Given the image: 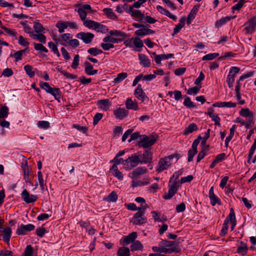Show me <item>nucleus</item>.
<instances>
[{
	"label": "nucleus",
	"instance_id": "f257e3e1",
	"mask_svg": "<svg viewBox=\"0 0 256 256\" xmlns=\"http://www.w3.org/2000/svg\"><path fill=\"white\" fill-rule=\"evenodd\" d=\"M158 246L164 248V253L172 254V252L178 253L181 251V248L178 243L176 241H170L166 240H162L159 243Z\"/></svg>",
	"mask_w": 256,
	"mask_h": 256
},
{
	"label": "nucleus",
	"instance_id": "f03ea898",
	"mask_svg": "<svg viewBox=\"0 0 256 256\" xmlns=\"http://www.w3.org/2000/svg\"><path fill=\"white\" fill-rule=\"evenodd\" d=\"M142 154L136 153L132 154L123 162L124 168L126 170H130L141 164Z\"/></svg>",
	"mask_w": 256,
	"mask_h": 256
},
{
	"label": "nucleus",
	"instance_id": "7ed1b4c3",
	"mask_svg": "<svg viewBox=\"0 0 256 256\" xmlns=\"http://www.w3.org/2000/svg\"><path fill=\"white\" fill-rule=\"evenodd\" d=\"M180 158V156L178 154H174L165 157L164 158L160 159L156 167V171L160 172L164 170H166L171 165V160L174 158H176L177 160Z\"/></svg>",
	"mask_w": 256,
	"mask_h": 256
},
{
	"label": "nucleus",
	"instance_id": "20e7f679",
	"mask_svg": "<svg viewBox=\"0 0 256 256\" xmlns=\"http://www.w3.org/2000/svg\"><path fill=\"white\" fill-rule=\"evenodd\" d=\"M158 138L156 134H151L149 136L144 134L138 142V146L144 148H147L154 145Z\"/></svg>",
	"mask_w": 256,
	"mask_h": 256
},
{
	"label": "nucleus",
	"instance_id": "39448f33",
	"mask_svg": "<svg viewBox=\"0 0 256 256\" xmlns=\"http://www.w3.org/2000/svg\"><path fill=\"white\" fill-rule=\"evenodd\" d=\"M76 6L78 8L76 10L82 21H84L86 18L87 13L88 12H93L91 6L88 4H78Z\"/></svg>",
	"mask_w": 256,
	"mask_h": 256
},
{
	"label": "nucleus",
	"instance_id": "423d86ee",
	"mask_svg": "<svg viewBox=\"0 0 256 256\" xmlns=\"http://www.w3.org/2000/svg\"><path fill=\"white\" fill-rule=\"evenodd\" d=\"M168 194L163 196V198L166 200L170 199L176 193L178 188L180 186V184L178 181L174 180L172 184H168Z\"/></svg>",
	"mask_w": 256,
	"mask_h": 256
},
{
	"label": "nucleus",
	"instance_id": "0eeeda50",
	"mask_svg": "<svg viewBox=\"0 0 256 256\" xmlns=\"http://www.w3.org/2000/svg\"><path fill=\"white\" fill-rule=\"evenodd\" d=\"M240 71V68L236 66L232 67L229 71L228 74L227 76L226 82L229 88L233 86V84L234 82L236 75Z\"/></svg>",
	"mask_w": 256,
	"mask_h": 256
},
{
	"label": "nucleus",
	"instance_id": "6e6552de",
	"mask_svg": "<svg viewBox=\"0 0 256 256\" xmlns=\"http://www.w3.org/2000/svg\"><path fill=\"white\" fill-rule=\"evenodd\" d=\"M130 222L134 225H142L146 223L147 218L144 216V214L137 212L134 215Z\"/></svg>",
	"mask_w": 256,
	"mask_h": 256
},
{
	"label": "nucleus",
	"instance_id": "1a4fd4ad",
	"mask_svg": "<svg viewBox=\"0 0 256 256\" xmlns=\"http://www.w3.org/2000/svg\"><path fill=\"white\" fill-rule=\"evenodd\" d=\"M244 26H245L244 30L246 31V34H252L256 28V16L251 18L244 24Z\"/></svg>",
	"mask_w": 256,
	"mask_h": 256
},
{
	"label": "nucleus",
	"instance_id": "9d476101",
	"mask_svg": "<svg viewBox=\"0 0 256 256\" xmlns=\"http://www.w3.org/2000/svg\"><path fill=\"white\" fill-rule=\"evenodd\" d=\"M76 37L82 40L86 44H89L92 42L94 35L90 32H80L76 34Z\"/></svg>",
	"mask_w": 256,
	"mask_h": 256
},
{
	"label": "nucleus",
	"instance_id": "9b49d317",
	"mask_svg": "<svg viewBox=\"0 0 256 256\" xmlns=\"http://www.w3.org/2000/svg\"><path fill=\"white\" fill-rule=\"evenodd\" d=\"M35 226L32 224H28L24 225L22 224L20 226L18 227L16 230V234L18 235H25L26 232H30L34 229Z\"/></svg>",
	"mask_w": 256,
	"mask_h": 256
},
{
	"label": "nucleus",
	"instance_id": "f8f14e48",
	"mask_svg": "<svg viewBox=\"0 0 256 256\" xmlns=\"http://www.w3.org/2000/svg\"><path fill=\"white\" fill-rule=\"evenodd\" d=\"M145 27H142L135 32V34L138 36H144L146 35L153 34L155 32L154 30L150 29V27L148 24H144Z\"/></svg>",
	"mask_w": 256,
	"mask_h": 256
},
{
	"label": "nucleus",
	"instance_id": "ddd939ff",
	"mask_svg": "<svg viewBox=\"0 0 256 256\" xmlns=\"http://www.w3.org/2000/svg\"><path fill=\"white\" fill-rule=\"evenodd\" d=\"M134 95L138 99L141 100L142 102H144L146 100L148 101L149 100L148 98L142 90V86L140 84H138L137 88L136 89Z\"/></svg>",
	"mask_w": 256,
	"mask_h": 256
},
{
	"label": "nucleus",
	"instance_id": "4468645a",
	"mask_svg": "<svg viewBox=\"0 0 256 256\" xmlns=\"http://www.w3.org/2000/svg\"><path fill=\"white\" fill-rule=\"evenodd\" d=\"M22 198L27 204L34 202L38 198L36 195H30L26 189H24L22 193Z\"/></svg>",
	"mask_w": 256,
	"mask_h": 256
},
{
	"label": "nucleus",
	"instance_id": "2eb2a0df",
	"mask_svg": "<svg viewBox=\"0 0 256 256\" xmlns=\"http://www.w3.org/2000/svg\"><path fill=\"white\" fill-rule=\"evenodd\" d=\"M137 236L138 234L136 232H132L128 236H124L122 240H120V244L124 246L129 244L130 243H132Z\"/></svg>",
	"mask_w": 256,
	"mask_h": 256
},
{
	"label": "nucleus",
	"instance_id": "dca6fc26",
	"mask_svg": "<svg viewBox=\"0 0 256 256\" xmlns=\"http://www.w3.org/2000/svg\"><path fill=\"white\" fill-rule=\"evenodd\" d=\"M141 164H146L148 163V166L150 165V163L152 162V152L150 150H146L144 151V152L142 154Z\"/></svg>",
	"mask_w": 256,
	"mask_h": 256
},
{
	"label": "nucleus",
	"instance_id": "f3484780",
	"mask_svg": "<svg viewBox=\"0 0 256 256\" xmlns=\"http://www.w3.org/2000/svg\"><path fill=\"white\" fill-rule=\"evenodd\" d=\"M148 172V169L144 167H138L134 169L130 174V176L132 178H135L140 176Z\"/></svg>",
	"mask_w": 256,
	"mask_h": 256
},
{
	"label": "nucleus",
	"instance_id": "a211bd4d",
	"mask_svg": "<svg viewBox=\"0 0 256 256\" xmlns=\"http://www.w3.org/2000/svg\"><path fill=\"white\" fill-rule=\"evenodd\" d=\"M114 114L116 118L122 120L128 115V112L124 108H118L114 111Z\"/></svg>",
	"mask_w": 256,
	"mask_h": 256
},
{
	"label": "nucleus",
	"instance_id": "6ab92c4d",
	"mask_svg": "<svg viewBox=\"0 0 256 256\" xmlns=\"http://www.w3.org/2000/svg\"><path fill=\"white\" fill-rule=\"evenodd\" d=\"M126 107L127 109L137 110H139V107L137 102L135 100L133 101L131 98H128L125 102Z\"/></svg>",
	"mask_w": 256,
	"mask_h": 256
},
{
	"label": "nucleus",
	"instance_id": "aec40b11",
	"mask_svg": "<svg viewBox=\"0 0 256 256\" xmlns=\"http://www.w3.org/2000/svg\"><path fill=\"white\" fill-rule=\"evenodd\" d=\"M98 108L103 110L106 111L111 106V103L108 99H103L98 102Z\"/></svg>",
	"mask_w": 256,
	"mask_h": 256
},
{
	"label": "nucleus",
	"instance_id": "412c9836",
	"mask_svg": "<svg viewBox=\"0 0 256 256\" xmlns=\"http://www.w3.org/2000/svg\"><path fill=\"white\" fill-rule=\"evenodd\" d=\"M200 8L199 5L194 6L190 10V12L187 18V24H190L192 21L195 18V16L198 12V10Z\"/></svg>",
	"mask_w": 256,
	"mask_h": 256
},
{
	"label": "nucleus",
	"instance_id": "4be33fe9",
	"mask_svg": "<svg viewBox=\"0 0 256 256\" xmlns=\"http://www.w3.org/2000/svg\"><path fill=\"white\" fill-rule=\"evenodd\" d=\"M236 16H226V17H222L219 20H218L215 22V26L216 28H220L224 24L230 20L234 18Z\"/></svg>",
	"mask_w": 256,
	"mask_h": 256
},
{
	"label": "nucleus",
	"instance_id": "5701e85b",
	"mask_svg": "<svg viewBox=\"0 0 256 256\" xmlns=\"http://www.w3.org/2000/svg\"><path fill=\"white\" fill-rule=\"evenodd\" d=\"M138 58L140 61V64L144 67H149L150 66V60L146 55L140 54H138Z\"/></svg>",
	"mask_w": 256,
	"mask_h": 256
},
{
	"label": "nucleus",
	"instance_id": "b1692460",
	"mask_svg": "<svg viewBox=\"0 0 256 256\" xmlns=\"http://www.w3.org/2000/svg\"><path fill=\"white\" fill-rule=\"evenodd\" d=\"M228 220H230V222L232 224L231 230H233L234 227L236 224V220L235 216V214L233 208L230 209V213L228 216L226 218Z\"/></svg>",
	"mask_w": 256,
	"mask_h": 256
},
{
	"label": "nucleus",
	"instance_id": "393cba45",
	"mask_svg": "<svg viewBox=\"0 0 256 256\" xmlns=\"http://www.w3.org/2000/svg\"><path fill=\"white\" fill-rule=\"evenodd\" d=\"M25 52H29L28 48H26L24 50H18L15 52L14 54H10V56L14 58H15V62H16L22 60V54Z\"/></svg>",
	"mask_w": 256,
	"mask_h": 256
},
{
	"label": "nucleus",
	"instance_id": "a878e982",
	"mask_svg": "<svg viewBox=\"0 0 256 256\" xmlns=\"http://www.w3.org/2000/svg\"><path fill=\"white\" fill-rule=\"evenodd\" d=\"M2 238L4 242H9L12 235V230L10 227L3 228Z\"/></svg>",
	"mask_w": 256,
	"mask_h": 256
},
{
	"label": "nucleus",
	"instance_id": "bb28decb",
	"mask_svg": "<svg viewBox=\"0 0 256 256\" xmlns=\"http://www.w3.org/2000/svg\"><path fill=\"white\" fill-rule=\"evenodd\" d=\"M128 12L132 16H135L136 18H141V20L144 19V14L142 13L140 10H134L132 7H129L128 10Z\"/></svg>",
	"mask_w": 256,
	"mask_h": 256
},
{
	"label": "nucleus",
	"instance_id": "cd10ccee",
	"mask_svg": "<svg viewBox=\"0 0 256 256\" xmlns=\"http://www.w3.org/2000/svg\"><path fill=\"white\" fill-rule=\"evenodd\" d=\"M110 172L116 178L119 180L123 179V174L118 170V166L116 164H113L110 169Z\"/></svg>",
	"mask_w": 256,
	"mask_h": 256
},
{
	"label": "nucleus",
	"instance_id": "c85d7f7f",
	"mask_svg": "<svg viewBox=\"0 0 256 256\" xmlns=\"http://www.w3.org/2000/svg\"><path fill=\"white\" fill-rule=\"evenodd\" d=\"M198 130V126L195 123L190 124L186 128L184 131L183 134L187 136L193 132Z\"/></svg>",
	"mask_w": 256,
	"mask_h": 256
},
{
	"label": "nucleus",
	"instance_id": "c756f323",
	"mask_svg": "<svg viewBox=\"0 0 256 256\" xmlns=\"http://www.w3.org/2000/svg\"><path fill=\"white\" fill-rule=\"evenodd\" d=\"M54 97L56 100L58 102L61 98V94L60 89L58 88H52L48 92Z\"/></svg>",
	"mask_w": 256,
	"mask_h": 256
},
{
	"label": "nucleus",
	"instance_id": "7c9ffc66",
	"mask_svg": "<svg viewBox=\"0 0 256 256\" xmlns=\"http://www.w3.org/2000/svg\"><path fill=\"white\" fill-rule=\"evenodd\" d=\"M150 183V178H144V180H132V187L141 186L147 185Z\"/></svg>",
	"mask_w": 256,
	"mask_h": 256
},
{
	"label": "nucleus",
	"instance_id": "2f4dec72",
	"mask_svg": "<svg viewBox=\"0 0 256 256\" xmlns=\"http://www.w3.org/2000/svg\"><path fill=\"white\" fill-rule=\"evenodd\" d=\"M117 255L118 256H130V250L128 247H120L118 250Z\"/></svg>",
	"mask_w": 256,
	"mask_h": 256
},
{
	"label": "nucleus",
	"instance_id": "473e14b6",
	"mask_svg": "<svg viewBox=\"0 0 256 256\" xmlns=\"http://www.w3.org/2000/svg\"><path fill=\"white\" fill-rule=\"evenodd\" d=\"M236 126L235 125V124H234L232 126V127L230 128V134L229 136L228 137H226V140H225L224 144H225V146L226 148H228V146L229 142L232 138H233V136H234V131L236 130Z\"/></svg>",
	"mask_w": 256,
	"mask_h": 256
},
{
	"label": "nucleus",
	"instance_id": "72a5a7b5",
	"mask_svg": "<svg viewBox=\"0 0 256 256\" xmlns=\"http://www.w3.org/2000/svg\"><path fill=\"white\" fill-rule=\"evenodd\" d=\"M126 72H121L117 75V76L114 79L112 82L114 84H117L122 82L123 80L126 78L128 76Z\"/></svg>",
	"mask_w": 256,
	"mask_h": 256
},
{
	"label": "nucleus",
	"instance_id": "f704fd0d",
	"mask_svg": "<svg viewBox=\"0 0 256 256\" xmlns=\"http://www.w3.org/2000/svg\"><path fill=\"white\" fill-rule=\"evenodd\" d=\"M210 146H206V148H202L198 155L196 162H200L206 154V152L209 150Z\"/></svg>",
	"mask_w": 256,
	"mask_h": 256
},
{
	"label": "nucleus",
	"instance_id": "c9c22d12",
	"mask_svg": "<svg viewBox=\"0 0 256 256\" xmlns=\"http://www.w3.org/2000/svg\"><path fill=\"white\" fill-rule=\"evenodd\" d=\"M130 250L132 252L142 250L143 246L142 243L138 240L134 241L130 246Z\"/></svg>",
	"mask_w": 256,
	"mask_h": 256
},
{
	"label": "nucleus",
	"instance_id": "e433bc0d",
	"mask_svg": "<svg viewBox=\"0 0 256 256\" xmlns=\"http://www.w3.org/2000/svg\"><path fill=\"white\" fill-rule=\"evenodd\" d=\"M118 194L115 191L112 192L104 200L108 202H116L118 200Z\"/></svg>",
	"mask_w": 256,
	"mask_h": 256
},
{
	"label": "nucleus",
	"instance_id": "4c0bfd02",
	"mask_svg": "<svg viewBox=\"0 0 256 256\" xmlns=\"http://www.w3.org/2000/svg\"><path fill=\"white\" fill-rule=\"evenodd\" d=\"M103 11L109 18L113 20H116L118 19V16L114 14L111 8H104Z\"/></svg>",
	"mask_w": 256,
	"mask_h": 256
},
{
	"label": "nucleus",
	"instance_id": "58836bf2",
	"mask_svg": "<svg viewBox=\"0 0 256 256\" xmlns=\"http://www.w3.org/2000/svg\"><path fill=\"white\" fill-rule=\"evenodd\" d=\"M62 38V44L66 46V44L64 42H67L69 44V42H70L71 39L72 38V36L69 33L64 34L60 36Z\"/></svg>",
	"mask_w": 256,
	"mask_h": 256
},
{
	"label": "nucleus",
	"instance_id": "ea45409f",
	"mask_svg": "<svg viewBox=\"0 0 256 256\" xmlns=\"http://www.w3.org/2000/svg\"><path fill=\"white\" fill-rule=\"evenodd\" d=\"M96 25L94 30L96 31L102 33H106L108 32V29L106 26L98 22H96Z\"/></svg>",
	"mask_w": 256,
	"mask_h": 256
},
{
	"label": "nucleus",
	"instance_id": "a19ab883",
	"mask_svg": "<svg viewBox=\"0 0 256 256\" xmlns=\"http://www.w3.org/2000/svg\"><path fill=\"white\" fill-rule=\"evenodd\" d=\"M248 248L246 243L241 242L240 245L237 248V252L242 255H244L247 253Z\"/></svg>",
	"mask_w": 256,
	"mask_h": 256
},
{
	"label": "nucleus",
	"instance_id": "79ce46f5",
	"mask_svg": "<svg viewBox=\"0 0 256 256\" xmlns=\"http://www.w3.org/2000/svg\"><path fill=\"white\" fill-rule=\"evenodd\" d=\"M22 169L24 171V177L26 182H30L29 181V174L30 172V170L28 168V166L27 164H26L22 166Z\"/></svg>",
	"mask_w": 256,
	"mask_h": 256
},
{
	"label": "nucleus",
	"instance_id": "37998d69",
	"mask_svg": "<svg viewBox=\"0 0 256 256\" xmlns=\"http://www.w3.org/2000/svg\"><path fill=\"white\" fill-rule=\"evenodd\" d=\"M110 36H120L122 38H126L127 35L126 33L118 30H112L110 32Z\"/></svg>",
	"mask_w": 256,
	"mask_h": 256
},
{
	"label": "nucleus",
	"instance_id": "c03bdc74",
	"mask_svg": "<svg viewBox=\"0 0 256 256\" xmlns=\"http://www.w3.org/2000/svg\"><path fill=\"white\" fill-rule=\"evenodd\" d=\"M24 70L26 71V74L30 77L33 78L35 75V72L33 70V68L32 66L26 64L24 66Z\"/></svg>",
	"mask_w": 256,
	"mask_h": 256
},
{
	"label": "nucleus",
	"instance_id": "a18cd8bd",
	"mask_svg": "<svg viewBox=\"0 0 256 256\" xmlns=\"http://www.w3.org/2000/svg\"><path fill=\"white\" fill-rule=\"evenodd\" d=\"M228 218H226V219L224 221L222 228L220 232V236H224L227 234L228 228Z\"/></svg>",
	"mask_w": 256,
	"mask_h": 256
},
{
	"label": "nucleus",
	"instance_id": "49530a36",
	"mask_svg": "<svg viewBox=\"0 0 256 256\" xmlns=\"http://www.w3.org/2000/svg\"><path fill=\"white\" fill-rule=\"evenodd\" d=\"M8 108L6 106H2L0 109V118H4L8 116Z\"/></svg>",
	"mask_w": 256,
	"mask_h": 256
},
{
	"label": "nucleus",
	"instance_id": "de8ad7c7",
	"mask_svg": "<svg viewBox=\"0 0 256 256\" xmlns=\"http://www.w3.org/2000/svg\"><path fill=\"white\" fill-rule=\"evenodd\" d=\"M34 48L37 51H40V52H48V50L42 44L34 43Z\"/></svg>",
	"mask_w": 256,
	"mask_h": 256
},
{
	"label": "nucleus",
	"instance_id": "09e8293b",
	"mask_svg": "<svg viewBox=\"0 0 256 256\" xmlns=\"http://www.w3.org/2000/svg\"><path fill=\"white\" fill-rule=\"evenodd\" d=\"M210 129H208L204 132V136L202 138V141L201 142V145L202 148H206V146H209V145L206 144V140L210 138Z\"/></svg>",
	"mask_w": 256,
	"mask_h": 256
},
{
	"label": "nucleus",
	"instance_id": "8fccbe9b",
	"mask_svg": "<svg viewBox=\"0 0 256 256\" xmlns=\"http://www.w3.org/2000/svg\"><path fill=\"white\" fill-rule=\"evenodd\" d=\"M240 114L244 117H248L254 116L253 113L250 112L248 108H242L240 112Z\"/></svg>",
	"mask_w": 256,
	"mask_h": 256
},
{
	"label": "nucleus",
	"instance_id": "3c124183",
	"mask_svg": "<svg viewBox=\"0 0 256 256\" xmlns=\"http://www.w3.org/2000/svg\"><path fill=\"white\" fill-rule=\"evenodd\" d=\"M88 52L93 56H96L102 53V51L97 48H92L88 50Z\"/></svg>",
	"mask_w": 256,
	"mask_h": 256
},
{
	"label": "nucleus",
	"instance_id": "603ef678",
	"mask_svg": "<svg viewBox=\"0 0 256 256\" xmlns=\"http://www.w3.org/2000/svg\"><path fill=\"white\" fill-rule=\"evenodd\" d=\"M34 28L37 34L42 32L44 30L42 25L40 23L36 22H34Z\"/></svg>",
	"mask_w": 256,
	"mask_h": 256
},
{
	"label": "nucleus",
	"instance_id": "864d4df0",
	"mask_svg": "<svg viewBox=\"0 0 256 256\" xmlns=\"http://www.w3.org/2000/svg\"><path fill=\"white\" fill-rule=\"evenodd\" d=\"M56 26L58 28L60 33L64 32V30L68 28L66 22H58L56 24Z\"/></svg>",
	"mask_w": 256,
	"mask_h": 256
},
{
	"label": "nucleus",
	"instance_id": "5fc2aeb1",
	"mask_svg": "<svg viewBox=\"0 0 256 256\" xmlns=\"http://www.w3.org/2000/svg\"><path fill=\"white\" fill-rule=\"evenodd\" d=\"M219 56L218 53H212L206 54L202 58V60H212Z\"/></svg>",
	"mask_w": 256,
	"mask_h": 256
},
{
	"label": "nucleus",
	"instance_id": "6e6d98bb",
	"mask_svg": "<svg viewBox=\"0 0 256 256\" xmlns=\"http://www.w3.org/2000/svg\"><path fill=\"white\" fill-rule=\"evenodd\" d=\"M96 22L92 20H86L84 22V25L90 29L94 30Z\"/></svg>",
	"mask_w": 256,
	"mask_h": 256
},
{
	"label": "nucleus",
	"instance_id": "4d7b16f0",
	"mask_svg": "<svg viewBox=\"0 0 256 256\" xmlns=\"http://www.w3.org/2000/svg\"><path fill=\"white\" fill-rule=\"evenodd\" d=\"M48 46L58 57L60 56V54L58 52V47L53 42H49L48 43Z\"/></svg>",
	"mask_w": 256,
	"mask_h": 256
},
{
	"label": "nucleus",
	"instance_id": "13d9d810",
	"mask_svg": "<svg viewBox=\"0 0 256 256\" xmlns=\"http://www.w3.org/2000/svg\"><path fill=\"white\" fill-rule=\"evenodd\" d=\"M211 204L212 206H215L216 204L220 205L221 204L220 200L215 194L212 195L210 197Z\"/></svg>",
	"mask_w": 256,
	"mask_h": 256
},
{
	"label": "nucleus",
	"instance_id": "bf43d9fd",
	"mask_svg": "<svg viewBox=\"0 0 256 256\" xmlns=\"http://www.w3.org/2000/svg\"><path fill=\"white\" fill-rule=\"evenodd\" d=\"M184 104V106L189 108L195 106L194 103L191 101L190 98L188 96H186L185 98Z\"/></svg>",
	"mask_w": 256,
	"mask_h": 256
},
{
	"label": "nucleus",
	"instance_id": "052dcab7",
	"mask_svg": "<svg viewBox=\"0 0 256 256\" xmlns=\"http://www.w3.org/2000/svg\"><path fill=\"white\" fill-rule=\"evenodd\" d=\"M134 44L137 48H142L144 46L142 40L138 37H136L134 39Z\"/></svg>",
	"mask_w": 256,
	"mask_h": 256
},
{
	"label": "nucleus",
	"instance_id": "680f3d73",
	"mask_svg": "<svg viewBox=\"0 0 256 256\" xmlns=\"http://www.w3.org/2000/svg\"><path fill=\"white\" fill-rule=\"evenodd\" d=\"M18 42L20 46H26V48H28V46L29 45V42L22 36H19Z\"/></svg>",
	"mask_w": 256,
	"mask_h": 256
},
{
	"label": "nucleus",
	"instance_id": "e2e57ef3",
	"mask_svg": "<svg viewBox=\"0 0 256 256\" xmlns=\"http://www.w3.org/2000/svg\"><path fill=\"white\" fill-rule=\"evenodd\" d=\"M182 170H180L176 172L172 175V176L170 178L169 183H172L174 180H176L182 174Z\"/></svg>",
	"mask_w": 256,
	"mask_h": 256
},
{
	"label": "nucleus",
	"instance_id": "0e129e2a",
	"mask_svg": "<svg viewBox=\"0 0 256 256\" xmlns=\"http://www.w3.org/2000/svg\"><path fill=\"white\" fill-rule=\"evenodd\" d=\"M40 86L42 89L44 90L46 92L52 88L49 84L46 82H40Z\"/></svg>",
	"mask_w": 256,
	"mask_h": 256
},
{
	"label": "nucleus",
	"instance_id": "69168bd1",
	"mask_svg": "<svg viewBox=\"0 0 256 256\" xmlns=\"http://www.w3.org/2000/svg\"><path fill=\"white\" fill-rule=\"evenodd\" d=\"M100 46L104 50H108L110 48H112L114 47V46L112 43H102Z\"/></svg>",
	"mask_w": 256,
	"mask_h": 256
},
{
	"label": "nucleus",
	"instance_id": "338daca9",
	"mask_svg": "<svg viewBox=\"0 0 256 256\" xmlns=\"http://www.w3.org/2000/svg\"><path fill=\"white\" fill-rule=\"evenodd\" d=\"M38 126L39 128L46 129L50 127V123L48 121L41 120L38 122Z\"/></svg>",
	"mask_w": 256,
	"mask_h": 256
},
{
	"label": "nucleus",
	"instance_id": "774afa93",
	"mask_svg": "<svg viewBox=\"0 0 256 256\" xmlns=\"http://www.w3.org/2000/svg\"><path fill=\"white\" fill-rule=\"evenodd\" d=\"M32 247L30 245L27 246L24 252V256H32Z\"/></svg>",
	"mask_w": 256,
	"mask_h": 256
}]
</instances>
